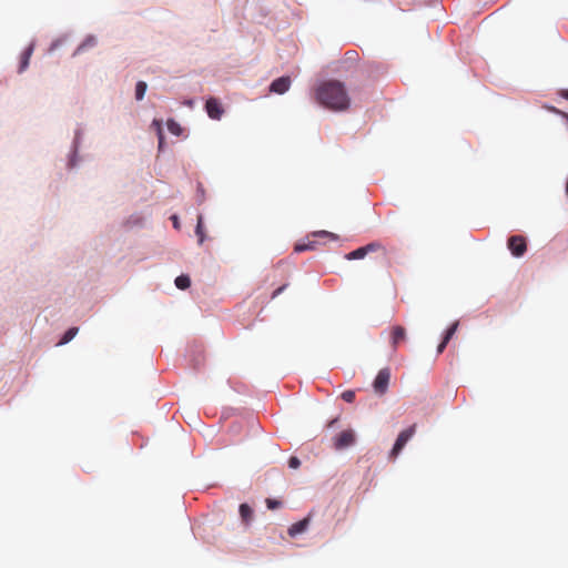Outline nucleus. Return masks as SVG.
I'll return each mask as SVG.
<instances>
[{
    "instance_id": "20e7f679",
    "label": "nucleus",
    "mask_w": 568,
    "mask_h": 568,
    "mask_svg": "<svg viewBox=\"0 0 568 568\" xmlns=\"http://www.w3.org/2000/svg\"><path fill=\"white\" fill-rule=\"evenodd\" d=\"M80 151L81 150L69 148V151L65 156V169L68 171L78 170L82 164L83 156L81 155Z\"/></svg>"
},
{
    "instance_id": "423d86ee",
    "label": "nucleus",
    "mask_w": 568,
    "mask_h": 568,
    "mask_svg": "<svg viewBox=\"0 0 568 568\" xmlns=\"http://www.w3.org/2000/svg\"><path fill=\"white\" fill-rule=\"evenodd\" d=\"M390 379V371L388 368H382L376 378L374 379L373 386L375 390H386Z\"/></svg>"
},
{
    "instance_id": "f704fd0d",
    "label": "nucleus",
    "mask_w": 568,
    "mask_h": 568,
    "mask_svg": "<svg viewBox=\"0 0 568 568\" xmlns=\"http://www.w3.org/2000/svg\"><path fill=\"white\" fill-rule=\"evenodd\" d=\"M447 343L448 342H445L444 339L442 341V343L437 346V353L438 354L442 353L445 349Z\"/></svg>"
},
{
    "instance_id": "b1692460",
    "label": "nucleus",
    "mask_w": 568,
    "mask_h": 568,
    "mask_svg": "<svg viewBox=\"0 0 568 568\" xmlns=\"http://www.w3.org/2000/svg\"><path fill=\"white\" fill-rule=\"evenodd\" d=\"M312 235L315 237H328L333 241L338 240V235H336L332 232H328V231H317V232H314Z\"/></svg>"
},
{
    "instance_id": "9d476101",
    "label": "nucleus",
    "mask_w": 568,
    "mask_h": 568,
    "mask_svg": "<svg viewBox=\"0 0 568 568\" xmlns=\"http://www.w3.org/2000/svg\"><path fill=\"white\" fill-rule=\"evenodd\" d=\"M98 44V39L95 36L89 34L85 37V39L78 45L75 51L73 52V55H79L83 52L89 51L90 49H93Z\"/></svg>"
},
{
    "instance_id": "412c9836",
    "label": "nucleus",
    "mask_w": 568,
    "mask_h": 568,
    "mask_svg": "<svg viewBox=\"0 0 568 568\" xmlns=\"http://www.w3.org/2000/svg\"><path fill=\"white\" fill-rule=\"evenodd\" d=\"M459 323L456 321L445 332L443 339L449 342L458 328Z\"/></svg>"
},
{
    "instance_id": "c756f323",
    "label": "nucleus",
    "mask_w": 568,
    "mask_h": 568,
    "mask_svg": "<svg viewBox=\"0 0 568 568\" xmlns=\"http://www.w3.org/2000/svg\"><path fill=\"white\" fill-rule=\"evenodd\" d=\"M158 140H159V144H158L159 152H162L164 149V133L163 132H159Z\"/></svg>"
},
{
    "instance_id": "7c9ffc66",
    "label": "nucleus",
    "mask_w": 568,
    "mask_h": 568,
    "mask_svg": "<svg viewBox=\"0 0 568 568\" xmlns=\"http://www.w3.org/2000/svg\"><path fill=\"white\" fill-rule=\"evenodd\" d=\"M377 247H378V244H377V243H369V244H367V245L363 246L364 251L366 252V255H367L369 252L375 251Z\"/></svg>"
},
{
    "instance_id": "f8f14e48",
    "label": "nucleus",
    "mask_w": 568,
    "mask_h": 568,
    "mask_svg": "<svg viewBox=\"0 0 568 568\" xmlns=\"http://www.w3.org/2000/svg\"><path fill=\"white\" fill-rule=\"evenodd\" d=\"M205 106L211 119L219 120L221 118L223 110L215 100H209Z\"/></svg>"
},
{
    "instance_id": "1a4fd4ad",
    "label": "nucleus",
    "mask_w": 568,
    "mask_h": 568,
    "mask_svg": "<svg viewBox=\"0 0 568 568\" xmlns=\"http://www.w3.org/2000/svg\"><path fill=\"white\" fill-rule=\"evenodd\" d=\"M85 139V129L78 124L73 131V138L69 148L81 150Z\"/></svg>"
},
{
    "instance_id": "473e14b6",
    "label": "nucleus",
    "mask_w": 568,
    "mask_h": 568,
    "mask_svg": "<svg viewBox=\"0 0 568 568\" xmlns=\"http://www.w3.org/2000/svg\"><path fill=\"white\" fill-rule=\"evenodd\" d=\"M171 220H172V222H173V227H174L175 230H179V229H180V221H179V217H178L176 215H172V216H171Z\"/></svg>"
},
{
    "instance_id": "7ed1b4c3",
    "label": "nucleus",
    "mask_w": 568,
    "mask_h": 568,
    "mask_svg": "<svg viewBox=\"0 0 568 568\" xmlns=\"http://www.w3.org/2000/svg\"><path fill=\"white\" fill-rule=\"evenodd\" d=\"M415 432H416V425L414 424L399 433V435L389 453V458L395 459L400 454V452L403 450V448L405 447L407 442L414 436Z\"/></svg>"
},
{
    "instance_id": "2f4dec72",
    "label": "nucleus",
    "mask_w": 568,
    "mask_h": 568,
    "mask_svg": "<svg viewBox=\"0 0 568 568\" xmlns=\"http://www.w3.org/2000/svg\"><path fill=\"white\" fill-rule=\"evenodd\" d=\"M342 397L345 402H353L355 398V393H342Z\"/></svg>"
},
{
    "instance_id": "f257e3e1",
    "label": "nucleus",
    "mask_w": 568,
    "mask_h": 568,
    "mask_svg": "<svg viewBox=\"0 0 568 568\" xmlns=\"http://www.w3.org/2000/svg\"><path fill=\"white\" fill-rule=\"evenodd\" d=\"M317 101L333 111H344L349 106V97L345 85L339 81H327L316 90Z\"/></svg>"
},
{
    "instance_id": "f03ea898",
    "label": "nucleus",
    "mask_w": 568,
    "mask_h": 568,
    "mask_svg": "<svg viewBox=\"0 0 568 568\" xmlns=\"http://www.w3.org/2000/svg\"><path fill=\"white\" fill-rule=\"evenodd\" d=\"M333 448L343 450L356 443V434L353 429H345L332 438Z\"/></svg>"
},
{
    "instance_id": "6ab92c4d",
    "label": "nucleus",
    "mask_w": 568,
    "mask_h": 568,
    "mask_svg": "<svg viewBox=\"0 0 568 568\" xmlns=\"http://www.w3.org/2000/svg\"><path fill=\"white\" fill-rule=\"evenodd\" d=\"M175 285L180 290L189 288L191 285V280L187 275H180L175 278Z\"/></svg>"
},
{
    "instance_id": "a878e982",
    "label": "nucleus",
    "mask_w": 568,
    "mask_h": 568,
    "mask_svg": "<svg viewBox=\"0 0 568 568\" xmlns=\"http://www.w3.org/2000/svg\"><path fill=\"white\" fill-rule=\"evenodd\" d=\"M64 41H65V37L64 38H58L54 41H52V43H51V45L49 48V52L55 51L58 48H60L63 44Z\"/></svg>"
},
{
    "instance_id": "c85d7f7f",
    "label": "nucleus",
    "mask_w": 568,
    "mask_h": 568,
    "mask_svg": "<svg viewBox=\"0 0 568 568\" xmlns=\"http://www.w3.org/2000/svg\"><path fill=\"white\" fill-rule=\"evenodd\" d=\"M152 126L155 129L156 131V135H159V132H163V129H162V121L159 120V119H154L152 121Z\"/></svg>"
},
{
    "instance_id": "c9c22d12",
    "label": "nucleus",
    "mask_w": 568,
    "mask_h": 568,
    "mask_svg": "<svg viewBox=\"0 0 568 568\" xmlns=\"http://www.w3.org/2000/svg\"><path fill=\"white\" fill-rule=\"evenodd\" d=\"M335 422H336V419L331 420V423L328 424V426H332Z\"/></svg>"
},
{
    "instance_id": "f3484780",
    "label": "nucleus",
    "mask_w": 568,
    "mask_h": 568,
    "mask_svg": "<svg viewBox=\"0 0 568 568\" xmlns=\"http://www.w3.org/2000/svg\"><path fill=\"white\" fill-rule=\"evenodd\" d=\"M166 128H168L170 133H172V134H174L176 136H179L182 133L181 125L176 121H174L173 119L168 120Z\"/></svg>"
},
{
    "instance_id": "bb28decb",
    "label": "nucleus",
    "mask_w": 568,
    "mask_h": 568,
    "mask_svg": "<svg viewBox=\"0 0 568 568\" xmlns=\"http://www.w3.org/2000/svg\"><path fill=\"white\" fill-rule=\"evenodd\" d=\"M266 505H267L268 509L273 510V509L280 508L282 506V503L278 500L268 498V499H266Z\"/></svg>"
},
{
    "instance_id": "ddd939ff",
    "label": "nucleus",
    "mask_w": 568,
    "mask_h": 568,
    "mask_svg": "<svg viewBox=\"0 0 568 568\" xmlns=\"http://www.w3.org/2000/svg\"><path fill=\"white\" fill-rule=\"evenodd\" d=\"M239 510L242 521L248 525L253 519V509L247 504H241Z\"/></svg>"
},
{
    "instance_id": "e433bc0d",
    "label": "nucleus",
    "mask_w": 568,
    "mask_h": 568,
    "mask_svg": "<svg viewBox=\"0 0 568 568\" xmlns=\"http://www.w3.org/2000/svg\"><path fill=\"white\" fill-rule=\"evenodd\" d=\"M565 98L568 100V91H567V93L565 94Z\"/></svg>"
},
{
    "instance_id": "4468645a",
    "label": "nucleus",
    "mask_w": 568,
    "mask_h": 568,
    "mask_svg": "<svg viewBox=\"0 0 568 568\" xmlns=\"http://www.w3.org/2000/svg\"><path fill=\"white\" fill-rule=\"evenodd\" d=\"M79 328L78 327H70L62 336L58 345H64L71 342L78 334Z\"/></svg>"
},
{
    "instance_id": "9b49d317",
    "label": "nucleus",
    "mask_w": 568,
    "mask_h": 568,
    "mask_svg": "<svg viewBox=\"0 0 568 568\" xmlns=\"http://www.w3.org/2000/svg\"><path fill=\"white\" fill-rule=\"evenodd\" d=\"M310 523H311V515H308L304 519H302V520L291 525L288 530H287L288 535L291 537H295L298 534L304 532L308 528Z\"/></svg>"
},
{
    "instance_id": "39448f33",
    "label": "nucleus",
    "mask_w": 568,
    "mask_h": 568,
    "mask_svg": "<svg viewBox=\"0 0 568 568\" xmlns=\"http://www.w3.org/2000/svg\"><path fill=\"white\" fill-rule=\"evenodd\" d=\"M508 248L511 251V254L516 257L521 256L526 251V243L521 236H511L508 240Z\"/></svg>"
},
{
    "instance_id": "72a5a7b5",
    "label": "nucleus",
    "mask_w": 568,
    "mask_h": 568,
    "mask_svg": "<svg viewBox=\"0 0 568 568\" xmlns=\"http://www.w3.org/2000/svg\"><path fill=\"white\" fill-rule=\"evenodd\" d=\"M286 288V285H283L281 287H278L277 290H275L272 294V298H275L277 295H280L284 290Z\"/></svg>"
},
{
    "instance_id": "dca6fc26",
    "label": "nucleus",
    "mask_w": 568,
    "mask_h": 568,
    "mask_svg": "<svg viewBox=\"0 0 568 568\" xmlns=\"http://www.w3.org/2000/svg\"><path fill=\"white\" fill-rule=\"evenodd\" d=\"M317 242L316 241H307V242H301L295 245V252H304L307 250H314L316 247Z\"/></svg>"
},
{
    "instance_id": "aec40b11",
    "label": "nucleus",
    "mask_w": 568,
    "mask_h": 568,
    "mask_svg": "<svg viewBox=\"0 0 568 568\" xmlns=\"http://www.w3.org/2000/svg\"><path fill=\"white\" fill-rule=\"evenodd\" d=\"M195 233L196 235L199 236V244H203L204 242V230H203V216L202 214H200L197 216V224H196V227H195Z\"/></svg>"
},
{
    "instance_id": "6e6552de",
    "label": "nucleus",
    "mask_w": 568,
    "mask_h": 568,
    "mask_svg": "<svg viewBox=\"0 0 568 568\" xmlns=\"http://www.w3.org/2000/svg\"><path fill=\"white\" fill-rule=\"evenodd\" d=\"M291 87V79L290 77H281L275 79L271 85L270 91L277 94H284L288 91Z\"/></svg>"
},
{
    "instance_id": "0eeeda50",
    "label": "nucleus",
    "mask_w": 568,
    "mask_h": 568,
    "mask_svg": "<svg viewBox=\"0 0 568 568\" xmlns=\"http://www.w3.org/2000/svg\"><path fill=\"white\" fill-rule=\"evenodd\" d=\"M34 48H36V41L32 40L30 42V44L21 53L18 73H23L28 69L31 55L33 54V51H34Z\"/></svg>"
},
{
    "instance_id": "393cba45",
    "label": "nucleus",
    "mask_w": 568,
    "mask_h": 568,
    "mask_svg": "<svg viewBox=\"0 0 568 568\" xmlns=\"http://www.w3.org/2000/svg\"><path fill=\"white\" fill-rule=\"evenodd\" d=\"M205 200V191L201 184L197 185L196 190V201L197 204H202Z\"/></svg>"
},
{
    "instance_id": "4be33fe9",
    "label": "nucleus",
    "mask_w": 568,
    "mask_h": 568,
    "mask_svg": "<svg viewBox=\"0 0 568 568\" xmlns=\"http://www.w3.org/2000/svg\"><path fill=\"white\" fill-rule=\"evenodd\" d=\"M459 323L456 321L445 332L443 339L449 342L458 328Z\"/></svg>"
},
{
    "instance_id": "cd10ccee",
    "label": "nucleus",
    "mask_w": 568,
    "mask_h": 568,
    "mask_svg": "<svg viewBox=\"0 0 568 568\" xmlns=\"http://www.w3.org/2000/svg\"><path fill=\"white\" fill-rule=\"evenodd\" d=\"M288 466L290 468L292 469H297L300 466H301V460L295 457V456H292L290 459H288Z\"/></svg>"
},
{
    "instance_id": "5701e85b",
    "label": "nucleus",
    "mask_w": 568,
    "mask_h": 568,
    "mask_svg": "<svg viewBox=\"0 0 568 568\" xmlns=\"http://www.w3.org/2000/svg\"><path fill=\"white\" fill-rule=\"evenodd\" d=\"M405 329L400 326L394 328L393 332V343L396 345L399 341L404 339Z\"/></svg>"
},
{
    "instance_id": "a211bd4d",
    "label": "nucleus",
    "mask_w": 568,
    "mask_h": 568,
    "mask_svg": "<svg viewBox=\"0 0 568 568\" xmlns=\"http://www.w3.org/2000/svg\"><path fill=\"white\" fill-rule=\"evenodd\" d=\"M366 256V252L364 251L363 246L362 247H358L352 252H349L348 254L345 255L346 260H362Z\"/></svg>"
},
{
    "instance_id": "2eb2a0df",
    "label": "nucleus",
    "mask_w": 568,
    "mask_h": 568,
    "mask_svg": "<svg viewBox=\"0 0 568 568\" xmlns=\"http://www.w3.org/2000/svg\"><path fill=\"white\" fill-rule=\"evenodd\" d=\"M148 90V84L144 81H138L135 84V100L141 101L144 99L145 92Z\"/></svg>"
}]
</instances>
